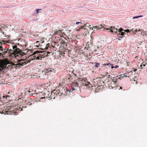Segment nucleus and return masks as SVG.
<instances>
[{"mask_svg": "<svg viewBox=\"0 0 147 147\" xmlns=\"http://www.w3.org/2000/svg\"><path fill=\"white\" fill-rule=\"evenodd\" d=\"M7 42H8L7 40H3L0 42V57L5 58L16 55L18 51L17 49L19 48H17L16 45L13 46V48L14 51L4 47L3 45Z\"/></svg>", "mask_w": 147, "mask_h": 147, "instance_id": "obj_1", "label": "nucleus"}, {"mask_svg": "<svg viewBox=\"0 0 147 147\" xmlns=\"http://www.w3.org/2000/svg\"><path fill=\"white\" fill-rule=\"evenodd\" d=\"M23 107L21 106L19 107L18 106L15 107V108H14L10 106H8L6 110L4 111V112L3 111L1 113L0 111V113L1 114L3 113L5 114H7L8 115H16L18 114L17 111H21L22 110V108Z\"/></svg>", "mask_w": 147, "mask_h": 147, "instance_id": "obj_2", "label": "nucleus"}, {"mask_svg": "<svg viewBox=\"0 0 147 147\" xmlns=\"http://www.w3.org/2000/svg\"><path fill=\"white\" fill-rule=\"evenodd\" d=\"M53 70H51V69L48 68L45 69L43 70H42V73L40 74V76H39L38 77L40 78V79H44L46 78V74L52 72Z\"/></svg>", "mask_w": 147, "mask_h": 147, "instance_id": "obj_3", "label": "nucleus"}, {"mask_svg": "<svg viewBox=\"0 0 147 147\" xmlns=\"http://www.w3.org/2000/svg\"><path fill=\"white\" fill-rule=\"evenodd\" d=\"M82 48L86 49V50H90L92 51H95L94 49V46H93L92 43L90 42H88L86 45L83 46Z\"/></svg>", "mask_w": 147, "mask_h": 147, "instance_id": "obj_4", "label": "nucleus"}, {"mask_svg": "<svg viewBox=\"0 0 147 147\" xmlns=\"http://www.w3.org/2000/svg\"><path fill=\"white\" fill-rule=\"evenodd\" d=\"M37 54L38 56L36 57V59L41 60V59L42 58H44L43 55V53L41 51H35L33 53V55Z\"/></svg>", "mask_w": 147, "mask_h": 147, "instance_id": "obj_5", "label": "nucleus"}, {"mask_svg": "<svg viewBox=\"0 0 147 147\" xmlns=\"http://www.w3.org/2000/svg\"><path fill=\"white\" fill-rule=\"evenodd\" d=\"M22 102H23V103H22L24 104V103L25 104L29 106L31 105L32 104V103H33L32 99L30 98H27L26 100H23L22 101Z\"/></svg>", "mask_w": 147, "mask_h": 147, "instance_id": "obj_6", "label": "nucleus"}, {"mask_svg": "<svg viewBox=\"0 0 147 147\" xmlns=\"http://www.w3.org/2000/svg\"><path fill=\"white\" fill-rule=\"evenodd\" d=\"M78 82H80V84H82V86H83L88 85V84L90 83L88 81L81 78H79Z\"/></svg>", "mask_w": 147, "mask_h": 147, "instance_id": "obj_7", "label": "nucleus"}, {"mask_svg": "<svg viewBox=\"0 0 147 147\" xmlns=\"http://www.w3.org/2000/svg\"><path fill=\"white\" fill-rule=\"evenodd\" d=\"M67 42L63 45V46H60L59 48V51L61 52H64L67 51Z\"/></svg>", "mask_w": 147, "mask_h": 147, "instance_id": "obj_8", "label": "nucleus"}, {"mask_svg": "<svg viewBox=\"0 0 147 147\" xmlns=\"http://www.w3.org/2000/svg\"><path fill=\"white\" fill-rule=\"evenodd\" d=\"M17 95L18 96V101L20 102V103H23V102H22V101L23 100V99L22 98V95L23 94L22 93L20 92V91L18 90L17 93Z\"/></svg>", "mask_w": 147, "mask_h": 147, "instance_id": "obj_9", "label": "nucleus"}, {"mask_svg": "<svg viewBox=\"0 0 147 147\" xmlns=\"http://www.w3.org/2000/svg\"><path fill=\"white\" fill-rule=\"evenodd\" d=\"M54 93L55 94V96H60L63 94V92H61L59 90L57 89L53 90Z\"/></svg>", "mask_w": 147, "mask_h": 147, "instance_id": "obj_10", "label": "nucleus"}, {"mask_svg": "<svg viewBox=\"0 0 147 147\" xmlns=\"http://www.w3.org/2000/svg\"><path fill=\"white\" fill-rule=\"evenodd\" d=\"M111 29H107V30H108L109 31V32H111L112 33L115 34H117L118 33V31H117V29L116 28L115 29L114 27H111Z\"/></svg>", "mask_w": 147, "mask_h": 147, "instance_id": "obj_11", "label": "nucleus"}, {"mask_svg": "<svg viewBox=\"0 0 147 147\" xmlns=\"http://www.w3.org/2000/svg\"><path fill=\"white\" fill-rule=\"evenodd\" d=\"M51 46L55 48V49L56 50L58 48L59 49L60 46L57 43H54L53 44H52Z\"/></svg>", "mask_w": 147, "mask_h": 147, "instance_id": "obj_12", "label": "nucleus"}, {"mask_svg": "<svg viewBox=\"0 0 147 147\" xmlns=\"http://www.w3.org/2000/svg\"><path fill=\"white\" fill-rule=\"evenodd\" d=\"M17 50H18V52L17 54H19L21 56H23L24 55H26V52L22 51L19 49H18Z\"/></svg>", "mask_w": 147, "mask_h": 147, "instance_id": "obj_13", "label": "nucleus"}, {"mask_svg": "<svg viewBox=\"0 0 147 147\" xmlns=\"http://www.w3.org/2000/svg\"><path fill=\"white\" fill-rule=\"evenodd\" d=\"M27 63L26 61H25L24 60H22L20 61L18 63L19 65H21L23 66L26 65Z\"/></svg>", "mask_w": 147, "mask_h": 147, "instance_id": "obj_14", "label": "nucleus"}, {"mask_svg": "<svg viewBox=\"0 0 147 147\" xmlns=\"http://www.w3.org/2000/svg\"><path fill=\"white\" fill-rule=\"evenodd\" d=\"M117 84L111 82V84L109 85V87L111 86V88L112 89H116Z\"/></svg>", "mask_w": 147, "mask_h": 147, "instance_id": "obj_15", "label": "nucleus"}, {"mask_svg": "<svg viewBox=\"0 0 147 147\" xmlns=\"http://www.w3.org/2000/svg\"><path fill=\"white\" fill-rule=\"evenodd\" d=\"M57 96H55V94L53 92V91H52L51 92V95L49 98H51V99H54Z\"/></svg>", "mask_w": 147, "mask_h": 147, "instance_id": "obj_16", "label": "nucleus"}, {"mask_svg": "<svg viewBox=\"0 0 147 147\" xmlns=\"http://www.w3.org/2000/svg\"><path fill=\"white\" fill-rule=\"evenodd\" d=\"M67 42V40L65 38H64L63 39L61 40V42L60 43L61 44V46H63V45Z\"/></svg>", "mask_w": 147, "mask_h": 147, "instance_id": "obj_17", "label": "nucleus"}, {"mask_svg": "<svg viewBox=\"0 0 147 147\" xmlns=\"http://www.w3.org/2000/svg\"><path fill=\"white\" fill-rule=\"evenodd\" d=\"M41 52L43 53V55L44 57L47 56L48 55V54L50 53V52L49 51H41Z\"/></svg>", "mask_w": 147, "mask_h": 147, "instance_id": "obj_18", "label": "nucleus"}, {"mask_svg": "<svg viewBox=\"0 0 147 147\" xmlns=\"http://www.w3.org/2000/svg\"><path fill=\"white\" fill-rule=\"evenodd\" d=\"M117 76L113 77L112 79V83H114L115 84H117Z\"/></svg>", "mask_w": 147, "mask_h": 147, "instance_id": "obj_19", "label": "nucleus"}, {"mask_svg": "<svg viewBox=\"0 0 147 147\" xmlns=\"http://www.w3.org/2000/svg\"><path fill=\"white\" fill-rule=\"evenodd\" d=\"M103 88V86L102 85H100V84L97 83V86L96 88V90L97 89L99 90V89H102Z\"/></svg>", "mask_w": 147, "mask_h": 147, "instance_id": "obj_20", "label": "nucleus"}, {"mask_svg": "<svg viewBox=\"0 0 147 147\" xmlns=\"http://www.w3.org/2000/svg\"><path fill=\"white\" fill-rule=\"evenodd\" d=\"M102 27V25H98V26H94L93 27V28L96 29L97 30H98L100 29Z\"/></svg>", "mask_w": 147, "mask_h": 147, "instance_id": "obj_21", "label": "nucleus"}, {"mask_svg": "<svg viewBox=\"0 0 147 147\" xmlns=\"http://www.w3.org/2000/svg\"><path fill=\"white\" fill-rule=\"evenodd\" d=\"M41 9H36L34 11V12H35V13H34V15H36L39 12H41L40 11H39V10H41Z\"/></svg>", "mask_w": 147, "mask_h": 147, "instance_id": "obj_22", "label": "nucleus"}, {"mask_svg": "<svg viewBox=\"0 0 147 147\" xmlns=\"http://www.w3.org/2000/svg\"><path fill=\"white\" fill-rule=\"evenodd\" d=\"M80 82H78H78H76V81H74V85L75 86V87H78V85L79 84H80Z\"/></svg>", "mask_w": 147, "mask_h": 147, "instance_id": "obj_23", "label": "nucleus"}, {"mask_svg": "<svg viewBox=\"0 0 147 147\" xmlns=\"http://www.w3.org/2000/svg\"><path fill=\"white\" fill-rule=\"evenodd\" d=\"M7 94L8 95H7L6 96V99L7 100V98L9 97L12 94L9 91L7 93Z\"/></svg>", "mask_w": 147, "mask_h": 147, "instance_id": "obj_24", "label": "nucleus"}, {"mask_svg": "<svg viewBox=\"0 0 147 147\" xmlns=\"http://www.w3.org/2000/svg\"><path fill=\"white\" fill-rule=\"evenodd\" d=\"M22 93V94H25V90L24 88L20 89L19 90Z\"/></svg>", "mask_w": 147, "mask_h": 147, "instance_id": "obj_25", "label": "nucleus"}, {"mask_svg": "<svg viewBox=\"0 0 147 147\" xmlns=\"http://www.w3.org/2000/svg\"><path fill=\"white\" fill-rule=\"evenodd\" d=\"M71 77V76H70V75H69V76H68L65 79V80L67 81H70V78Z\"/></svg>", "mask_w": 147, "mask_h": 147, "instance_id": "obj_26", "label": "nucleus"}, {"mask_svg": "<svg viewBox=\"0 0 147 147\" xmlns=\"http://www.w3.org/2000/svg\"><path fill=\"white\" fill-rule=\"evenodd\" d=\"M54 34H53V35H55L56 34H57L58 33H60L61 32V30H58V31H57L56 32H55V31H54Z\"/></svg>", "mask_w": 147, "mask_h": 147, "instance_id": "obj_27", "label": "nucleus"}, {"mask_svg": "<svg viewBox=\"0 0 147 147\" xmlns=\"http://www.w3.org/2000/svg\"><path fill=\"white\" fill-rule=\"evenodd\" d=\"M112 65H113L112 64H111L110 63H107V64H104V65H104L105 66L106 65H107L109 67H110Z\"/></svg>", "mask_w": 147, "mask_h": 147, "instance_id": "obj_28", "label": "nucleus"}, {"mask_svg": "<svg viewBox=\"0 0 147 147\" xmlns=\"http://www.w3.org/2000/svg\"><path fill=\"white\" fill-rule=\"evenodd\" d=\"M130 32H132L133 33H134V34H135V32H136L137 31V30H134L133 29H132L131 30H130Z\"/></svg>", "mask_w": 147, "mask_h": 147, "instance_id": "obj_29", "label": "nucleus"}, {"mask_svg": "<svg viewBox=\"0 0 147 147\" xmlns=\"http://www.w3.org/2000/svg\"><path fill=\"white\" fill-rule=\"evenodd\" d=\"M99 65H100L99 63H96L95 67L97 68V67H98L99 66Z\"/></svg>", "mask_w": 147, "mask_h": 147, "instance_id": "obj_30", "label": "nucleus"}, {"mask_svg": "<svg viewBox=\"0 0 147 147\" xmlns=\"http://www.w3.org/2000/svg\"><path fill=\"white\" fill-rule=\"evenodd\" d=\"M142 17V15L140 16H136V17H134L133 18V19H135V18H138L139 17Z\"/></svg>", "mask_w": 147, "mask_h": 147, "instance_id": "obj_31", "label": "nucleus"}, {"mask_svg": "<svg viewBox=\"0 0 147 147\" xmlns=\"http://www.w3.org/2000/svg\"><path fill=\"white\" fill-rule=\"evenodd\" d=\"M123 30V29L121 28H120L119 30V31H118V33H121L122 32V31Z\"/></svg>", "mask_w": 147, "mask_h": 147, "instance_id": "obj_32", "label": "nucleus"}, {"mask_svg": "<svg viewBox=\"0 0 147 147\" xmlns=\"http://www.w3.org/2000/svg\"><path fill=\"white\" fill-rule=\"evenodd\" d=\"M121 33H121H119V32H118V33L117 34V35L118 36L119 38H122L123 37V36H121L120 35Z\"/></svg>", "mask_w": 147, "mask_h": 147, "instance_id": "obj_33", "label": "nucleus"}, {"mask_svg": "<svg viewBox=\"0 0 147 147\" xmlns=\"http://www.w3.org/2000/svg\"><path fill=\"white\" fill-rule=\"evenodd\" d=\"M24 89L25 90V94H26V93L27 92H28V89L25 88H24Z\"/></svg>", "mask_w": 147, "mask_h": 147, "instance_id": "obj_34", "label": "nucleus"}, {"mask_svg": "<svg viewBox=\"0 0 147 147\" xmlns=\"http://www.w3.org/2000/svg\"><path fill=\"white\" fill-rule=\"evenodd\" d=\"M145 64H143V65L141 64V65L140 66V69H142V68H143V67H142V66H143V67H144L145 66Z\"/></svg>", "mask_w": 147, "mask_h": 147, "instance_id": "obj_35", "label": "nucleus"}, {"mask_svg": "<svg viewBox=\"0 0 147 147\" xmlns=\"http://www.w3.org/2000/svg\"><path fill=\"white\" fill-rule=\"evenodd\" d=\"M118 67H119V66L117 65H116V66H115V67H113V66H112L111 67V68L113 69V68H118Z\"/></svg>", "mask_w": 147, "mask_h": 147, "instance_id": "obj_36", "label": "nucleus"}, {"mask_svg": "<svg viewBox=\"0 0 147 147\" xmlns=\"http://www.w3.org/2000/svg\"><path fill=\"white\" fill-rule=\"evenodd\" d=\"M125 34V32H121V33L120 34V35L123 36V35H124Z\"/></svg>", "mask_w": 147, "mask_h": 147, "instance_id": "obj_37", "label": "nucleus"}, {"mask_svg": "<svg viewBox=\"0 0 147 147\" xmlns=\"http://www.w3.org/2000/svg\"><path fill=\"white\" fill-rule=\"evenodd\" d=\"M76 24H80V25H81L82 24V23L80 22H77L76 23Z\"/></svg>", "mask_w": 147, "mask_h": 147, "instance_id": "obj_38", "label": "nucleus"}, {"mask_svg": "<svg viewBox=\"0 0 147 147\" xmlns=\"http://www.w3.org/2000/svg\"><path fill=\"white\" fill-rule=\"evenodd\" d=\"M124 31H125V32H130V31L129 29H127L126 30H124Z\"/></svg>", "mask_w": 147, "mask_h": 147, "instance_id": "obj_39", "label": "nucleus"}, {"mask_svg": "<svg viewBox=\"0 0 147 147\" xmlns=\"http://www.w3.org/2000/svg\"><path fill=\"white\" fill-rule=\"evenodd\" d=\"M6 96L7 95L3 96V98L2 99H4L5 98L6 99Z\"/></svg>", "mask_w": 147, "mask_h": 147, "instance_id": "obj_40", "label": "nucleus"}, {"mask_svg": "<svg viewBox=\"0 0 147 147\" xmlns=\"http://www.w3.org/2000/svg\"><path fill=\"white\" fill-rule=\"evenodd\" d=\"M48 48H49V46H48L47 47L46 46V48H45V50H47V49Z\"/></svg>", "mask_w": 147, "mask_h": 147, "instance_id": "obj_41", "label": "nucleus"}, {"mask_svg": "<svg viewBox=\"0 0 147 147\" xmlns=\"http://www.w3.org/2000/svg\"><path fill=\"white\" fill-rule=\"evenodd\" d=\"M126 63H127V66H128L129 65V62L128 61H126Z\"/></svg>", "mask_w": 147, "mask_h": 147, "instance_id": "obj_42", "label": "nucleus"}, {"mask_svg": "<svg viewBox=\"0 0 147 147\" xmlns=\"http://www.w3.org/2000/svg\"><path fill=\"white\" fill-rule=\"evenodd\" d=\"M75 88L74 87H73L72 88V90H75Z\"/></svg>", "mask_w": 147, "mask_h": 147, "instance_id": "obj_43", "label": "nucleus"}, {"mask_svg": "<svg viewBox=\"0 0 147 147\" xmlns=\"http://www.w3.org/2000/svg\"><path fill=\"white\" fill-rule=\"evenodd\" d=\"M32 92V91H30V90H28V92Z\"/></svg>", "mask_w": 147, "mask_h": 147, "instance_id": "obj_44", "label": "nucleus"}, {"mask_svg": "<svg viewBox=\"0 0 147 147\" xmlns=\"http://www.w3.org/2000/svg\"><path fill=\"white\" fill-rule=\"evenodd\" d=\"M117 39L118 40H121L119 38H117Z\"/></svg>", "mask_w": 147, "mask_h": 147, "instance_id": "obj_45", "label": "nucleus"}, {"mask_svg": "<svg viewBox=\"0 0 147 147\" xmlns=\"http://www.w3.org/2000/svg\"><path fill=\"white\" fill-rule=\"evenodd\" d=\"M90 25H89V26H88V27H89L90 28H91V27H90Z\"/></svg>", "mask_w": 147, "mask_h": 147, "instance_id": "obj_46", "label": "nucleus"}, {"mask_svg": "<svg viewBox=\"0 0 147 147\" xmlns=\"http://www.w3.org/2000/svg\"><path fill=\"white\" fill-rule=\"evenodd\" d=\"M1 99H2V98H1V97L0 96V101H2V100H1Z\"/></svg>", "mask_w": 147, "mask_h": 147, "instance_id": "obj_47", "label": "nucleus"}, {"mask_svg": "<svg viewBox=\"0 0 147 147\" xmlns=\"http://www.w3.org/2000/svg\"><path fill=\"white\" fill-rule=\"evenodd\" d=\"M45 98V97H41V99H42V98Z\"/></svg>", "mask_w": 147, "mask_h": 147, "instance_id": "obj_48", "label": "nucleus"}, {"mask_svg": "<svg viewBox=\"0 0 147 147\" xmlns=\"http://www.w3.org/2000/svg\"><path fill=\"white\" fill-rule=\"evenodd\" d=\"M124 76H125V77H127V75H124V76H123V77H124Z\"/></svg>", "mask_w": 147, "mask_h": 147, "instance_id": "obj_49", "label": "nucleus"}, {"mask_svg": "<svg viewBox=\"0 0 147 147\" xmlns=\"http://www.w3.org/2000/svg\"><path fill=\"white\" fill-rule=\"evenodd\" d=\"M138 30V31H142V30H140V29L139 30Z\"/></svg>", "mask_w": 147, "mask_h": 147, "instance_id": "obj_50", "label": "nucleus"}, {"mask_svg": "<svg viewBox=\"0 0 147 147\" xmlns=\"http://www.w3.org/2000/svg\"><path fill=\"white\" fill-rule=\"evenodd\" d=\"M131 72V73L132 72V71H130L129 72Z\"/></svg>", "mask_w": 147, "mask_h": 147, "instance_id": "obj_51", "label": "nucleus"}, {"mask_svg": "<svg viewBox=\"0 0 147 147\" xmlns=\"http://www.w3.org/2000/svg\"><path fill=\"white\" fill-rule=\"evenodd\" d=\"M62 89H63V90H65V88H62Z\"/></svg>", "mask_w": 147, "mask_h": 147, "instance_id": "obj_52", "label": "nucleus"}, {"mask_svg": "<svg viewBox=\"0 0 147 147\" xmlns=\"http://www.w3.org/2000/svg\"><path fill=\"white\" fill-rule=\"evenodd\" d=\"M120 88L121 89L122 88L121 87H120Z\"/></svg>", "mask_w": 147, "mask_h": 147, "instance_id": "obj_53", "label": "nucleus"}, {"mask_svg": "<svg viewBox=\"0 0 147 147\" xmlns=\"http://www.w3.org/2000/svg\"><path fill=\"white\" fill-rule=\"evenodd\" d=\"M47 96H46V98H47Z\"/></svg>", "mask_w": 147, "mask_h": 147, "instance_id": "obj_54", "label": "nucleus"}]
</instances>
